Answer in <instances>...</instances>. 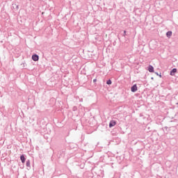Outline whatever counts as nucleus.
<instances>
[{
  "mask_svg": "<svg viewBox=\"0 0 178 178\" xmlns=\"http://www.w3.org/2000/svg\"><path fill=\"white\" fill-rule=\"evenodd\" d=\"M40 60V56L37 54H33L32 56V60H33L34 62H37Z\"/></svg>",
  "mask_w": 178,
  "mask_h": 178,
  "instance_id": "f257e3e1",
  "label": "nucleus"
},
{
  "mask_svg": "<svg viewBox=\"0 0 178 178\" xmlns=\"http://www.w3.org/2000/svg\"><path fill=\"white\" fill-rule=\"evenodd\" d=\"M138 88H137V84H134L133 86L131 88V92H136L137 91Z\"/></svg>",
  "mask_w": 178,
  "mask_h": 178,
  "instance_id": "f03ea898",
  "label": "nucleus"
},
{
  "mask_svg": "<svg viewBox=\"0 0 178 178\" xmlns=\"http://www.w3.org/2000/svg\"><path fill=\"white\" fill-rule=\"evenodd\" d=\"M113 126H116V121L111 120L109 123V127L110 129L113 127Z\"/></svg>",
  "mask_w": 178,
  "mask_h": 178,
  "instance_id": "7ed1b4c3",
  "label": "nucleus"
},
{
  "mask_svg": "<svg viewBox=\"0 0 178 178\" xmlns=\"http://www.w3.org/2000/svg\"><path fill=\"white\" fill-rule=\"evenodd\" d=\"M177 72V69L176 68H173L171 71H170V76H175V73Z\"/></svg>",
  "mask_w": 178,
  "mask_h": 178,
  "instance_id": "20e7f679",
  "label": "nucleus"
},
{
  "mask_svg": "<svg viewBox=\"0 0 178 178\" xmlns=\"http://www.w3.org/2000/svg\"><path fill=\"white\" fill-rule=\"evenodd\" d=\"M148 70L149 73H154V67L151 65H149L148 67Z\"/></svg>",
  "mask_w": 178,
  "mask_h": 178,
  "instance_id": "39448f33",
  "label": "nucleus"
},
{
  "mask_svg": "<svg viewBox=\"0 0 178 178\" xmlns=\"http://www.w3.org/2000/svg\"><path fill=\"white\" fill-rule=\"evenodd\" d=\"M20 159L22 163H24V162H26V157H24V154L20 156Z\"/></svg>",
  "mask_w": 178,
  "mask_h": 178,
  "instance_id": "423d86ee",
  "label": "nucleus"
},
{
  "mask_svg": "<svg viewBox=\"0 0 178 178\" xmlns=\"http://www.w3.org/2000/svg\"><path fill=\"white\" fill-rule=\"evenodd\" d=\"M166 35L168 38H170V37H172V31H168L167 33H166Z\"/></svg>",
  "mask_w": 178,
  "mask_h": 178,
  "instance_id": "0eeeda50",
  "label": "nucleus"
},
{
  "mask_svg": "<svg viewBox=\"0 0 178 178\" xmlns=\"http://www.w3.org/2000/svg\"><path fill=\"white\" fill-rule=\"evenodd\" d=\"M106 84H108V86H111V84H112V81L111 79L107 80Z\"/></svg>",
  "mask_w": 178,
  "mask_h": 178,
  "instance_id": "6e6552de",
  "label": "nucleus"
},
{
  "mask_svg": "<svg viewBox=\"0 0 178 178\" xmlns=\"http://www.w3.org/2000/svg\"><path fill=\"white\" fill-rule=\"evenodd\" d=\"M26 165L27 166V168H30V160L26 161Z\"/></svg>",
  "mask_w": 178,
  "mask_h": 178,
  "instance_id": "1a4fd4ad",
  "label": "nucleus"
},
{
  "mask_svg": "<svg viewBox=\"0 0 178 178\" xmlns=\"http://www.w3.org/2000/svg\"><path fill=\"white\" fill-rule=\"evenodd\" d=\"M155 74H156V76H159V77H162V75L161 74V73L159 74V73L155 72Z\"/></svg>",
  "mask_w": 178,
  "mask_h": 178,
  "instance_id": "9d476101",
  "label": "nucleus"
},
{
  "mask_svg": "<svg viewBox=\"0 0 178 178\" xmlns=\"http://www.w3.org/2000/svg\"><path fill=\"white\" fill-rule=\"evenodd\" d=\"M123 37H126V31H124Z\"/></svg>",
  "mask_w": 178,
  "mask_h": 178,
  "instance_id": "9b49d317",
  "label": "nucleus"
},
{
  "mask_svg": "<svg viewBox=\"0 0 178 178\" xmlns=\"http://www.w3.org/2000/svg\"><path fill=\"white\" fill-rule=\"evenodd\" d=\"M93 83H97V79H93Z\"/></svg>",
  "mask_w": 178,
  "mask_h": 178,
  "instance_id": "f8f14e48",
  "label": "nucleus"
},
{
  "mask_svg": "<svg viewBox=\"0 0 178 178\" xmlns=\"http://www.w3.org/2000/svg\"><path fill=\"white\" fill-rule=\"evenodd\" d=\"M154 79V77H152V80Z\"/></svg>",
  "mask_w": 178,
  "mask_h": 178,
  "instance_id": "ddd939ff",
  "label": "nucleus"
}]
</instances>
